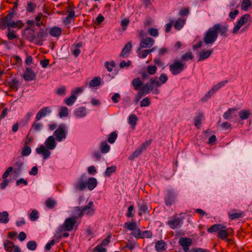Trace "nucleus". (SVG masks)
<instances>
[{
	"instance_id": "50",
	"label": "nucleus",
	"mask_w": 252,
	"mask_h": 252,
	"mask_svg": "<svg viewBox=\"0 0 252 252\" xmlns=\"http://www.w3.org/2000/svg\"><path fill=\"white\" fill-rule=\"evenodd\" d=\"M37 243L35 241H30L27 244V248L31 251H34L37 248Z\"/></svg>"
},
{
	"instance_id": "2",
	"label": "nucleus",
	"mask_w": 252,
	"mask_h": 252,
	"mask_svg": "<svg viewBox=\"0 0 252 252\" xmlns=\"http://www.w3.org/2000/svg\"><path fill=\"white\" fill-rule=\"evenodd\" d=\"M157 79V77L151 78L149 82H147L142 87L141 90L137 94L139 98L149 94L150 91H153L154 85L157 87H159L162 84L165 83L168 80V77L166 74L162 73L159 77V80H158Z\"/></svg>"
},
{
	"instance_id": "38",
	"label": "nucleus",
	"mask_w": 252,
	"mask_h": 252,
	"mask_svg": "<svg viewBox=\"0 0 252 252\" xmlns=\"http://www.w3.org/2000/svg\"><path fill=\"white\" fill-rule=\"evenodd\" d=\"M77 99V96L74 94H71L69 97L64 100V103L68 106H72Z\"/></svg>"
},
{
	"instance_id": "7",
	"label": "nucleus",
	"mask_w": 252,
	"mask_h": 252,
	"mask_svg": "<svg viewBox=\"0 0 252 252\" xmlns=\"http://www.w3.org/2000/svg\"><path fill=\"white\" fill-rule=\"evenodd\" d=\"M169 70L173 75L180 74L184 69L185 64L179 61H175L169 65Z\"/></svg>"
},
{
	"instance_id": "40",
	"label": "nucleus",
	"mask_w": 252,
	"mask_h": 252,
	"mask_svg": "<svg viewBox=\"0 0 252 252\" xmlns=\"http://www.w3.org/2000/svg\"><path fill=\"white\" fill-rule=\"evenodd\" d=\"M75 114L78 117H84L86 115L85 108L83 107L79 108L75 111Z\"/></svg>"
},
{
	"instance_id": "37",
	"label": "nucleus",
	"mask_w": 252,
	"mask_h": 252,
	"mask_svg": "<svg viewBox=\"0 0 252 252\" xmlns=\"http://www.w3.org/2000/svg\"><path fill=\"white\" fill-rule=\"evenodd\" d=\"M57 204V202L52 198H48L45 201L46 206L50 209H53Z\"/></svg>"
},
{
	"instance_id": "16",
	"label": "nucleus",
	"mask_w": 252,
	"mask_h": 252,
	"mask_svg": "<svg viewBox=\"0 0 252 252\" xmlns=\"http://www.w3.org/2000/svg\"><path fill=\"white\" fill-rule=\"evenodd\" d=\"M51 112L49 107H45L40 109L36 115V121H39L42 118L45 117Z\"/></svg>"
},
{
	"instance_id": "45",
	"label": "nucleus",
	"mask_w": 252,
	"mask_h": 252,
	"mask_svg": "<svg viewBox=\"0 0 252 252\" xmlns=\"http://www.w3.org/2000/svg\"><path fill=\"white\" fill-rule=\"evenodd\" d=\"M118 135L116 132L113 131L109 135L107 138L108 142L110 144H113L115 142L117 138Z\"/></svg>"
},
{
	"instance_id": "56",
	"label": "nucleus",
	"mask_w": 252,
	"mask_h": 252,
	"mask_svg": "<svg viewBox=\"0 0 252 252\" xmlns=\"http://www.w3.org/2000/svg\"><path fill=\"white\" fill-rule=\"evenodd\" d=\"M157 70V67L156 65H149L147 68V71L150 75L155 74Z\"/></svg>"
},
{
	"instance_id": "32",
	"label": "nucleus",
	"mask_w": 252,
	"mask_h": 252,
	"mask_svg": "<svg viewBox=\"0 0 252 252\" xmlns=\"http://www.w3.org/2000/svg\"><path fill=\"white\" fill-rule=\"evenodd\" d=\"M19 83V80L16 78H14L11 81L8 82V85L10 90L17 91Z\"/></svg>"
},
{
	"instance_id": "57",
	"label": "nucleus",
	"mask_w": 252,
	"mask_h": 252,
	"mask_svg": "<svg viewBox=\"0 0 252 252\" xmlns=\"http://www.w3.org/2000/svg\"><path fill=\"white\" fill-rule=\"evenodd\" d=\"M111 238V235L109 234L107 236L106 238L103 239L101 243L99 244L101 246L105 248L106 246L108 245V244L110 243V239Z\"/></svg>"
},
{
	"instance_id": "22",
	"label": "nucleus",
	"mask_w": 252,
	"mask_h": 252,
	"mask_svg": "<svg viewBox=\"0 0 252 252\" xmlns=\"http://www.w3.org/2000/svg\"><path fill=\"white\" fill-rule=\"evenodd\" d=\"M179 244L182 247H190L192 244V240L189 238L183 237L179 239Z\"/></svg>"
},
{
	"instance_id": "31",
	"label": "nucleus",
	"mask_w": 252,
	"mask_h": 252,
	"mask_svg": "<svg viewBox=\"0 0 252 252\" xmlns=\"http://www.w3.org/2000/svg\"><path fill=\"white\" fill-rule=\"evenodd\" d=\"M25 25V24L23 22L22 20H17V21L15 22L12 20V19L11 21V23L10 25L9 29H12V28H18V29H21L22 27H24Z\"/></svg>"
},
{
	"instance_id": "46",
	"label": "nucleus",
	"mask_w": 252,
	"mask_h": 252,
	"mask_svg": "<svg viewBox=\"0 0 252 252\" xmlns=\"http://www.w3.org/2000/svg\"><path fill=\"white\" fill-rule=\"evenodd\" d=\"M68 115V108L65 106H62L60 109L59 115L61 118L67 117Z\"/></svg>"
},
{
	"instance_id": "51",
	"label": "nucleus",
	"mask_w": 252,
	"mask_h": 252,
	"mask_svg": "<svg viewBox=\"0 0 252 252\" xmlns=\"http://www.w3.org/2000/svg\"><path fill=\"white\" fill-rule=\"evenodd\" d=\"M252 6V2L250 0H243L241 4V9L243 10L247 11L248 8Z\"/></svg>"
},
{
	"instance_id": "33",
	"label": "nucleus",
	"mask_w": 252,
	"mask_h": 252,
	"mask_svg": "<svg viewBox=\"0 0 252 252\" xmlns=\"http://www.w3.org/2000/svg\"><path fill=\"white\" fill-rule=\"evenodd\" d=\"M6 36L9 40H13L18 38V36L16 34V32L9 28L7 29Z\"/></svg>"
},
{
	"instance_id": "19",
	"label": "nucleus",
	"mask_w": 252,
	"mask_h": 252,
	"mask_svg": "<svg viewBox=\"0 0 252 252\" xmlns=\"http://www.w3.org/2000/svg\"><path fill=\"white\" fill-rule=\"evenodd\" d=\"M186 18H179L176 21H174V23H173V26L176 30L179 31L184 26L186 23Z\"/></svg>"
},
{
	"instance_id": "48",
	"label": "nucleus",
	"mask_w": 252,
	"mask_h": 252,
	"mask_svg": "<svg viewBox=\"0 0 252 252\" xmlns=\"http://www.w3.org/2000/svg\"><path fill=\"white\" fill-rule=\"evenodd\" d=\"M137 117L135 115L132 114L129 117L128 123L134 128L137 124Z\"/></svg>"
},
{
	"instance_id": "8",
	"label": "nucleus",
	"mask_w": 252,
	"mask_h": 252,
	"mask_svg": "<svg viewBox=\"0 0 252 252\" xmlns=\"http://www.w3.org/2000/svg\"><path fill=\"white\" fill-rule=\"evenodd\" d=\"M252 22V21L251 19V15L249 14H245L243 15L240 19L237 22L236 25L234 27L233 30V33L236 34L238 31L240 30L241 27L244 24H246L248 22Z\"/></svg>"
},
{
	"instance_id": "13",
	"label": "nucleus",
	"mask_w": 252,
	"mask_h": 252,
	"mask_svg": "<svg viewBox=\"0 0 252 252\" xmlns=\"http://www.w3.org/2000/svg\"><path fill=\"white\" fill-rule=\"evenodd\" d=\"M181 219L174 216V218H170L167 222V225L172 229L178 228L181 226Z\"/></svg>"
},
{
	"instance_id": "15",
	"label": "nucleus",
	"mask_w": 252,
	"mask_h": 252,
	"mask_svg": "<svg viewBox=\"0 0 252 252\" xmlns=\"http://www.w3.org/2000/svg\"><path fill=\"white\" fill-rule=\"evenodd\" d=\"M154 43V40L151 37H146L143 38L140 44V46L138 50H140L142 48H150L153 46Z\"/></svg>"
},
{
	"instance_id": "25",
	"label": "nucleus",
	"mask_w": 252,
	"mask_h": 252,
	"mask_svg": "<svg viewBox=\"0 0 252 252\" xmlns=\"http://www.w3.org/2000/svg\"><path fill=\"white\" fill-rule=\"evenodd\" d=\"M213 52L212 50H209L205 51L204 50H203L201 52L199 53V58L198 59V61H201L203 60H204L208 58H209L211 54Z\"/></svg>"
},
{
	"instance_id": "26",
	"label": "nucleus",
	"mask_w": 252,
	"mask_h": 252,
	"mask_svg": "<svg viewBox=\"0 0 252 252\" xmlns=\"http://www.w3.org/2000/svg\"><path fill=\"white\" fill-rule=\"evenodd\" d=\"M138 206L139 209L138 215L141 216L143 214L149 213L150 211L148 210V208L146 203L143 202L142 203H138Z\"/></svg>"
},
{
	"instance_id": "42",
	"label": "nucleus",
	"mask_w": 252,
	"mask_h": 252,
	"mask_svg": "<svg viewBox=\"0 0 252 252\" xmlns=\"http://www.w3.org/2000/svg\"><path fill=\"white\" fill-rule=\"evenodd\" d=\"M251 112L248 110H242L239 113V116L241 120L247 119L251 115Z\"/></svg>"
},
{
	"instance_id": "3",
	"label": "nucleus",
	"mask_w": 252,
	"mask_h": 252,
	"mask_svg": "<svg viewBox=\"0 0 252 252\" xmlns=\"http://www.w3.org/2000/svg\"><path fill=\"white\" fill-rule=\"evenodd\" d=\"M207 231L210 233L217 232V237L220 240L226 239L229 237H234V231L232 228L227 227L222 223L213 224L207 229Z\"/></svg>"
},
{
	"instance_id": "21",
	"label": "nucleus",
	"mask_w": 252,
	"mask_h": 252,
	"mask_svg": "<svg viewBox=\"0 0 252 252\" xmlns=\"http://www.w3.org/2000/svg\"><path fill=\"white\" fill-rule=\"evenodd\" d=\"M236 210L234 209L228 213V217L230 219L232 220L242 218L244 216V213L243 212L239 211L238 212H236Z\"/></svg>"
},
{
	"instance_id": "61",
	"label": "nucleus",
	"mask_w": 252,
	"mask_h": 252,
	"mask_svg": "<svg viewBox=\"0 0 252 252\" xmlns=\"http://www.w3.org/2000/svg\"><path fill=\"white\" fill-rule=\"evenodd\" d=\"M149 33L152 36L157 37L158 35V31L157 29L151 28L148 30Z\"/></svg>"
},
{
	"instance_id": "28",
	"label": "nucleus",
	"mask_w": 252,
	"mask_h": 252,
	"mask_svg": "<svg viewBox=\"0 0 252 252\" xmlns=\"http://www.w3.org/2000/svg\"><path fill=\"white\" fill-rule=\"evenodd\" d=\"M62 29L59 27H54L49 31L50 34L53 37H58L62 34Z\"/></svg>"
},
{
	"instance_id": "39",
	"label": "nucleus",
	"mask_w": 252,
	"mask_h": 252,
	"mask_svg": "<svg viewBox=\"0 0 252 252\" xmlns=\"http://www.w3.org/2000/svg\"><path fill=\"white\" fill-rule=\"evenodd\" d=\"M125 227H126L128 230L134 231L137 229V226L136 222H126L125 223Z\"/></svg>"
},
{
	"instance_id": "36",
	"label": "nucleus",
	"mask_w": 252,
	"mask_h": 252,
	"mask_svg": "<svg viewBox=\"0 0 252 252\" xmlns=\"http://www.w3.org/2000/svg\"><path fill=\"white\" fill-rule=\"evenodd\" d=\"M101 78L99 77L94 78L89 83V87L93 88L99 86L101 83Z\"/></svg>"
},
{
	"instance_id": "55",
	"label": "nucleus",
	"mask_w": 252,
	"mask_h": 252,
	"mask_svg": "<svg viewBox=\"0 0 252 252\" xmlns=\"http://www.w3.org/2000/svg\"><path fill=\"white\" fill-rule=\"evenodd\" d=\"M236 111V109L235 108H229L227 111H226L223 115V118L226 119L228 120L230 119L231 117V116L232 115V113L233 112H234Z\"/></svg>"
},
{
	"instance_id": "44",
	"label": "nucleus",
	"mask_w": 252,
	"mask_h": 252,
	"mask_svg": "<svg viewBox=\"0 0 252 252\" xmlns=\"http://www.w3.org/2000/svg\"><path fill=\"white\" fill-rule=\"evenodd\" d=\"M23 165V163L21 160H19L16 161L14 163V166L16 167V168L14 169V172L16 174H19L21 172V168Z\"/></svg>"
},
{
	"instance_id": "41",
	"label": "nucleus",
	"mask_w": 252,
	"mask_h": 252,
	"mask_svg": "<svg viewBox=\"0 0 252 252\" xmlns=\"http://www.w3.org/2000/svg\"><path fill=\"white\" fill-rule=\"evenodd\" d=\"M8 221V213L6 211L0 213V222L6 223Z\"/></svg>"
},
{
	"instance_id": "49",
	"label": "nucleus",
	"mask_w": 252,
	"mask_h": 252,
	"mask_svg": "<svg viewBox=\"0 0 252 252\" xmlns=\"http://www.w3.org/2000/svg\"><path fill=\"white\" fill-rule=\"evenodd\" d=\"M193 58L194 57L191 52L190 51L183 54L182 56L181 60L182 61H187L188 60H192Z\"/></svg>"
},
{
	"instance_id": "14",
	"label": "nucleus",
	"mask_w": 252,
	"mask_h": 252,
	"mask_svg": "<svg viewBox=\"0 0 252 252\" xmlns=\"http://www.w3.org/2000/svg\"><path fill=\"white\" fill-rule=\"evenodd\" d=\"M35 74L33 70L30 67H27L25 73L23 74L24 79L27 81L34 80L35 79Z\"/></svg>"
},
{
	"instance_id": "63",
	"label": "nucleus",
	"mask_w": 252,
	"mask_h": 252,
	"mask_svg": "<svg viewBox=\"0 0 252 252\" xmlns=\"http://www.w3.org/2000/svg\"><path fill=\"white\" fill-rule=\"evenodd\" d=\"M107 249L100 245H97L93 250V252H106Z\"/></svg>"
},
{
	"instance_id": "52",
	"label": "nucleus",
	"mask_w": 252,
	"mask_h": 252,
	"mask_svg": "<svg viewBox=\"0 0 252 252\" xmlns=\"http://www.w3.org/2000/svg\"><path fill=\"white\" fill-rule=\"evenodd\" d=\"M37 121H38L36 120V121L33 124L31 130L33 129L34 131H38L41 129L43 125L41 123L37 122Z\"/></svg>"
},
{
	"instance_id": "9",
	"label": "nucleus",
	"mask_w": 252,
	"mask_h": 252,
	"mask_svg": "<svg viewBox=\"0 0 252 252\" xmlns=\"http://www.w3.org/2000/svg\"><path fill=\"white\" fill-rule=\"evenodd\" d=\"M78 217L73 216L65 219L63 226L64 227V230L70 231L72 230L73 226L76 223Z\"/></svg>"
},
{
	"instance_id": "20",
	"label": "nucleus",
	"mask_w": 252,
	"mask_h": 252,
	"mask_svg": "<svg viewBox=\"0 0 252 252\" xmlns=\"http://www.w3.org/2000/svg\"><path fill=\"white\" fill-rule=\"evenodd\" d=\"M36 7L37 4L36 3L32 1V0H29V1H27V5L26 6V11L28 13H34L35 12Z\"/></svg>"
},
{
	"instance_id": "1",
	"label": "nucleus",
	"mask_w": 252,
	"mask_h": 252,
	"mask_svg": "<svg viewBox=\"0 0 252 252\" xmlns=\"http://www.w3.org/2000/svg\"><path fill=\"white\" fill-rule=\"evenodd\" d=\"M227 27L221 24H216L207 31L204 36L203 41L207 44H212L217 40L218 33H220L222 36H226L227 35Z\"/></svg>"
},
{
	"instance_id": "11",
	"label": "nucleus",
	"mask_w": 252,
	"mask_h": 252,
	"mask_svg": "<svg viewBox=\"0 0 252 252\" xmlns=\"http://www.w3.org/2000/svg\"><path fill=\"white\" fill-rule=\"evenodd\" d=\"M3 246L5 250L7 252H12L13 251V252H21L19 247L15 245L12 242L9 240H5L4 242Z\"/></svg>"
},
{
	"instance_id": "54",
	"label": "nucleus",
	"mask_w": 252,
	"mask_h": 252,
	"mask_svg": "<svg viewBox=\"0 0 252 252\" xmlns=\"http://www.w3.org/2000/svg\"><path fill=\"white\" fill-rule=\"evenodd\" d=\"M131 235L137 239H144V236L141 235V230L140 228H137L135 231L131 233Z\"/></svg>"
},
{
	"instance_id": "47",
	"label": "nucleus",
	"mask_w": 252,
	"mask_h": 252,
	"mask_svg": "<svg viewBox=\"0 0 252 252\" xmlns=\"http://www.w3.org/2000/svg\"><path fill=\"white\" fill-rule=\"evenodd\" d=\"M143 151L138 147L130 156L128 159L130 160H133L135 158L138 157L141 155Z\"/></svg>"
},
{
	"instance_id": "23",
	"label": "nucleus",
	"mask_w": 252,
	"mask_h": 252,
	"mask_svg": "<svg viewBox=\"0 0 252 252\" xmlns=\"http://www.w3.org/2000/svg\"><path fill=\"white\" fill-rule=\"evenodd\" d=\"M132 47V44L130 41L127 42V43L123 49L121 53L120 54V57H126L127 56L128 54L131 51Z\"/></svg>"
},
{
	"instance_id": "5",
	"label": "nucleus",
	"mask_w": 252,
	"mask_h": 252,
	"mask_svg": "<svg viewBox=\"0 0 252 252\" xmlns=\"http://www.w3.org/2000/svg\"><path fill=\"white\" fill-rule=\"evenodd\" d=\"M75 210L79 212L78 217L79 218L82 217L84 214L92 216L94 213V203L92 201H90L88 204L85 206L83 208L81 209L79 207H76Z\"/></svg>"
},
{
	"instance_id": "34",
	"label": "nucleus",
	"mask_w": 252,
	"mask_h": 252,
	"mask_svg": "<svg viewBox=\"0 0 252 252\" xmlns=\"http://www.w3.org/2000/svg\"><path fill=\"white\" fill-rule=\"evenodd\" d=\"M132 85H133L134 89L135 90H141L142 88L140 89L141 87L143 85L142 82L140 80L139 78H136L134 79L132 81Z\"/></svg>"
},
{
	"instance_id": "18",
	"label": "nucleus",
	"mask_w": 252,
	"mask_h": 252,
	"mask_svg": "<svg viewBox=\"0 0 252 252\" xmlns=\"http://www.w3.org/2000/svg\"><path fill=\"white\" fill-rule=\"evenodd\" d=\"M85 176L82 175L78 182L75 185V189L77 190L82 191L87 187V182L84 181Z\"/></svg>"
},
{
	"instance_id": "4",
	"label": "nucleus",
	"mask_w": 252,
	"mask_h": 252,
	"mask_svg": "<svg viewBox=\"0 0 252 252\" xmlns=\"http://www.w3.org/2000/svg\"><path fill=\"white\" fill-rule=\"evenodd\" d=\"M55 139L53 136H49L44 143L45 147L43 145H40L36 148V152L38 154H42L43 158L46 159L51 155V152L49 150L54 149L57 145Z\"/></svg>"
},
{
	"instance_id": "10",
	"label": "nucleus",
	"mask_w": 252,
	"mask_h": 252,
	"mask_svg": "<svg viewBox=\"0 0 252 252\" xmlns=\"http://www.w3.org/2000/svg\"><path fill=\"white\" fill-rule=\"evenodd\" d=\"M47 35L48 33L47 32V30L41 28L37 34L36 35H33L32 37V39H37L38 40L37 44L41 45H42L43 40L47 36Z\"/></svg>"
},
{
	"instance_id": "6",
	"label": "nucleus",
	"mask_w": 252,
	"mask_h": 252,
	"mask_svg": "<svg viewBox=\"0 0 252 252\" xmlns=\"http://www.w3.org/2000/svg\"><path fill=\"white\" fill-rule=\"evenodd\" d=\"M67 130L64 124L60 125L55 130L53 133L56 140L58 142H61L66 137Z\"/></svg>"
},
{
	"instance_id": "53",
	"label": "nucleus",
	"mask_w": 252,
	"mask_h": 252,
	"mask_svg": "<svg viewBox=\"0 0 252 252\" xmlns=\"http://www.w3.org/2000/svg\"><path fill=\"white\" fill-rule=\"evenodd\" d=\"M31 153V148L27 146L24 145L23 148L22 150V155L23 156H28Z\"/></svg>"
},
{
	"instance_id": "30",
	"label": "nucleus",
	"mask_w": 252,
	"mask_h": 252,
	"mask_svg": "<svg viewBox=\"0 0 252 252\" xmlns=\"http://www.w3.org/2000/svg\"><path fill=\"white\" fill-rule=\"evenodd\" d=\"M97 180L94 178H89L87 182V187L89 190H93L97 186Z\"/></svg>"
},
{
	"instance_id": "24",
	"label": "nucleus",
	"mask_w": 252,
	"mask_h": 252,
	"mask_svg": "<svg viewBox=\"0 0 252 252\" xmlns=\"http://www.w3.org/2000/svg\"><path fill=\"white\" fill-rule=\"evenodd\" d=\"M166 244L163 240L158 241L156 243L155 249L158 252H162L166 250Z\"/></svg>"
},
{
	"instance_id": "62",
	"label": "nucleus",
	"mask_w": 252,
	"mask_h": 252,
	"mask_svg": "<svg viewBox=\"0 0 252 252\" xmlns=\"http://www.w3.org/2000/svg\"><path fill=\"white\" fill-rule=\"evenodd\" d=\"M189 14V9L187 7H183L181 9L179 15L182 17L187 16Z\"/></svg>"
},
{
	"instance_id": "12",
	"label": "nucleus",
	"mask_w": 252,
	"mask_h": 252,
	"mask_svg": "<svg viewBox=\"0 0 252 252\" xmlns=\"http://www.w3.org/2000/svg\"><path fill=\"white\" fill-rule=\"evenodd\" d=\"M13 17L9 14L2 18H0V29L4 30L6 28L7 29L9 28L11 21L13 19Z\"/></svg>"
},
{
	"instance_id": "35",
	"label": "nucleus",
	"mask_w": 252,
	"mask_h": 252,
	"mask_svg": "<svg viewBox=\"0 0 252 252\" xmlns=\"http://www.w3.org/2000/svg\"><path fill=\"white\" fill-rule=\"evenodd\" d=\"M100 149L102 153L105 154L110 151V147L107 144V142L106 141H104L101 142L100 144Z\"/></svg>"
},
{
	"instance_id": "29",
	"label": "nucleus",
	"mask_w": 252,
	"mask_h": 252,
	"mask_svg": "<svg viewBox=\"0 0 252 252\" xmlns=\"http://www.w3.org/2000/svg\"><path fill=\"white\" fill-rule=\"evenodd\" d=\"M67 12L68 13L67 16L63 20V23L65 25H68L70 23V19H73V20L75 19V11L74 10H71L70 11L67 10Z\"/></svg>"
},
{
	"instance_id": "59",
	"label": "nucleus",
	"mask_w": 252,
	"mask_h": 252,
	"mask_svg": "<svg viewBox=\"0 0 252 252\" xmlns=\"http://www.w3.org/2000/svg\"><path fill=\"white\" fill-rule=\"evenodd\" d=\"M115 66V63L114 61L110 62H106L105 63V66L109 72H111L113 70V67Z\"/></svg>"
},
{
	"instance_id": "60",
	"label": "nucleus",
	"mask_w": 252,
	"mask_h": 252,
	"mask_svg": "<svg viewBox=\"0 0 252 252\" xmlns=\"http://www.w3.org/2000/svg\"><path fill=\"white\" fill-rule=\"evenodd\" d=\"M65 87L64 86H62L56 90V93L60 95H64L65 94Z\"/></svg>"
},
{
	"instance_id": "17",
	"label": "nucleus",
	"mask_w": 252,
	"mask_h": 252,
	"mask_svg": "<svg viewBox=\"0 0 252 252\" xmlns=\"http://www.w3.org/2000/svg\"><path fill=\"white\" fill-rule=\"evenodd\" d=\"M165 204L167 206H171L175 201V195L172 190H168L164 198Z\"/></svg>"
},
{
	"instance_id": "58",
	"label": "nucleus",
	"mask_w": 252,
	"mask_h": 252,
	"mask_svg": "<svg viewBox=\"0 0 252 252\" xmlns=\"http://www.w3.org/2000/svg\"><path fill=\"white\" fill-rule=\"evenodd\" d=\"M38 217V212L35 210H32L30 214V218L32 221L36 220Z\"/></svg>"
},
{
	"instance_id": "27",
	"label": "nucleus",
	"mask_w": 252,
	"mask_h": 252,
	"mask_svg": "<svg viewBox=\"0 0 252 252\" xmlns=\"http://www.w3.org/2000/svg\"><path fill=\"white\" fill-rule=\"evenodd\" d=\"M204 120V116L202 113H199L194 118V125L197 128H200V125L201 122Z\"/></svg>"
},
{
	"instance_id": "64",
	"label": "nucleus",
	"mask_w": 252,
	"mask_h": 252,
	"mask_svg": "<svg viewBox=\"0 0 252 252\" xmlns=\"http://www.w3.org/2000/svg\"><path fill=\"white\" fill-rule=\"evenodd\" d=\"M190 252H210V251L207 249L201 248H195L190 249Z\"/></svg>"
},
{
	"instance_id": "43",
	"label": "nucleus",
	"mask_w": 252,
	"mask_h": 252,
	"mask_svg": "<svg viewBox=\"0 0 252 252\" xmlns=\"http://www.w3.org/2000/svg\"><path fill=\"white\" fill-rule=\"evenodd\" d=\"M116 171V166H111L110 167H107L106 170L104 173V176L105 177L110 176L112 173H114Z\"/></svg>"
}]
</instances>
